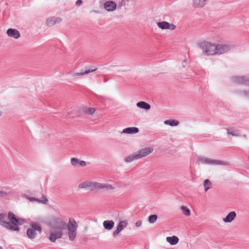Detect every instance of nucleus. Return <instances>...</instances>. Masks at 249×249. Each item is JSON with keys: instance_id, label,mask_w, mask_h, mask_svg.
Segmentation results:
<instances>
[{"instance_id": "nucleus-1", "label": "nucleus", "mask_w": 249, "mask_h": 249, "mask_svg": "<svg viewBox=\"0 0 249 249\" xmlns=\"http://www.w3.org/2000/svg\"><path fill=\"white\" fill-rule=\"evenodd\" d=\"M55 226L50 232L49 237L52 242H54L57 239L60 238L63 235L62 230L67 228L66 223L60 218L55 219Z\"/></svg>"}, {"instance_id": "nucleus-2", "label": "nucleus", "mask_w": 249, "mask_h": 249, "mask_svg": "<svg viewBox=\"0 0 249 249\" xmlns=\"http://www.w3.org/2000/svg\"><path fill=\"white\" fill-rule=\"evenodd\" d=\"M153 151V149L152 147H147L142 148L136 153L129 155L124 159V161L125 162L128 163L131 162L134 160H138L141 158L146 156L151 153Z\"/></svg>"}, {"instance_id": "nucleus-3", "label": "nucleus", "mask_w": 249, "mask_h": 249, "mask_svg": "<svg viewBox=\"0 0 249 249\" xmlns=\"http://www.w3.org/2000/svg\"><path fill=\"white\" fill-rule=\"evenodd\" d=\"M199 46L202 50L203 53L206 55L216 54V47L214 44L204 41L199 43Z\"/></svg>"}, {"instance_id": "nucleus-4", "label": "nucleus", "mask_w": 249, "mask_h": 249, "mask_svg": "<svg viewBox=\"0 0 249 249\" xmlns=\"http://www.w3.org/2000/svg\"><path fill=\"white\" fill-rule=\"evenodd\" d=\"M7 216L4 213L0 214V224L8 229L13 231H19L18 225H15L11 222H7Z\"/></svg>"}, {"instance_id": "nucleus-5", "label": "nucleus", "mask_w": 249, "mask_h": 249, "mask_svg": "<svg viewBox=\"0 0 249 249\" xmlns=\"http://www.w3.org/2000/svg\"><path fill=\"white\" fill-rule=\"evenodd\" d=\"M198 160L203 164H206L208 165H228L227 163L223 161L217 160H213L202 156L199 157Z\"/></svg>"}, {"instance_id": "nucleus-6", "label": "nucleus", "mask_w": 249, "mask_h": 249, "mask_svg": "<svg viewBox=\"0 0 249 249\" xmlns=\"http://www.w3.org/2000/svg\"><path fill=\"white\" fill-rule=\"evenodd\" d=\"M232 80L235 83L249 86V76H234Z\"/></svg>"}, {"instance_id": "nucleus-7", "label": "nucleus", "mask_w": 249, "mask_h": 249, "mask_svg": "<svg viewBox=\"0 0 249 249\" xmlns=\"http://www.w3.org/2000/svg\"><path fill=\"white\" fill-rule=\"evenodd\" d=\"M216 51L215 52L216 54H223L229 51L231 49V46L227 44H218L216 45Z\"/></svg>"}, {"instance_id": "nucleus-8", "label": "nucleus", "mask_w": 249, "mask_h": 249, "mask_svg": "<svg viewBox=\"0 0 249 249\" xmlns=\"http://www.w3.org/2000/svg\"><path fill=\"white\" fill-rule=\"evenodd\" d=\"M127 225L128 222L126 220L121 221L118 224L116 230L113 231L112 233L113 236L115 237L119 234V233L124 229V228L127 226Z\"/></svg>"}, {"instance_id": "nucleus-9", "label": "nucleus", "mask_w": 249, "mask_h": 249, "mask_svg": "<svg viewBox=\"0 0 249 249\" xmlns=\"http://www.w3.org/2000/svg\"><path fill=\"white\" fill-rule=\"evenodd\" d=\"M158 26L161 29H170L173 30L176 28V26L173 24H170L166 21L159 22Z\"/></svg>"}, {"instance_id": "nucleus-10", "label": "nucleus", "mask_w": 249, "mask_h": 249, "mask_svg": "<svg viewBox=\"0 0 249 249\" xmlns=\"http://www.w3.org/2000/svg\"><path fill=\"white\" fill-rule=\"evenodd\" d=\"M62 20V18L59 17H52L47 18L46 22L48 26L52 27L56 23H60Z\"/></svg>"}, {"instance_id": "nucleus-11", "label": "nucleus", "mask_w": 249, "mask_h": 249, "mask_svg": "<svg viewBox=\"0 0 249 249\" xmlns=\"http://www.w3.org/2000/svg\"><path fill=\"white\" fill-rule=\"evenodd\" d=\"M117 5L113 1H107L104 3V7L108 12H112L116 8Z\"/></svg>"}, {"instance_id": "nucleus-12", "label": "nucleus", "mask_w": 249, "mask_h": 249, "mask_svg": "<svg viewBox=\"0 0 249 249\" xmlns=\"http://www.w3.org/2000/svg\"><path fill=\"white\" fill-rule=\"evenodd\" d=\"M78 225L75 220L73 218H70L69 220V223L67 224V228L68 231L72 230L77 231Z\"/></svg>"}, {"instance_id": "nucleus-13", "label": "nucleus", "mask_w": 249, "mask_h": 249, "mask_svg": "<svg viewBox=\"0 0 249 249\" xmlns=\"http://www.w3.org/2000/svg\"><path fill=\"white\" fill-rule=\"evenodd\" d=\"M7 34L10 37H14L15 39L18 38L20 36L19 32L15 29L10 28L7 30Z\"/></svg>"}, {"instance_id": "nucleus-14", "label": "nucleus", "mask_w": 249, "mask_h": 249, "mask_svg": "<svg viewBox=\"0 0 249 249\" xmlns=\"http://www.w3.org/2000/svg\"><path fill=\"white\" fill-rule=\"evenodd\" d=\"M90 189L91 191H99L101 190V183L96 181H90Z\"/></svg>"}, {"instance_id": "nucleus-15", "label": "nucleus", "mask_w": 249, "mask_h": 249, "mask_svg": "<svg viewBox=\"0 0 249 249\" xmlns=\"http://www.w3.org/2000/svg\"><path fill=\"white\" fill-rule=\"evenodd\" d=\"M71 162L73 166H76L79 165L80 166L85 167L87 165L86 161L83 160H80L76 158H72L71 159Z\"/></svg>"}, {"instance_id": "nucleus-16", "label": "nucleus", "mask_w": 249, "mask_h": 249, "mask_svg": "<svg viewBox=\"0 0 249 249\" xmlns=\"http://www.w3.org/2000/svg\"><path fill=\"white\" fill-rule=\"evenodd\" d=\"M236 214L235 212L232 211L229 213L225 218L223 219L224 222L230 223L234 220L236 217Z\"/></svg>"}, {"instance_id": "nucleus-17", "label": "nucleus", "mask_w": 249, "mask_h": 249, "mask_svg": "<svg viewBox=\"0 0 249 249\" xmlns=\"http://www.w3.org/2000/svg\"><path fill=\"white\" fill-rule=\"evenodd\" d=\"M116 183H114L113 184H110L109 183H101V190H114L116 188Z\"/></svg>"}, {"instance_id": "nucleus-18", "label": "nucleus", "mask_w": 249, "mask_h": 249, "mask_svg": "<svg viewBox=\"0 0 249 249\" xmlns=\"http://www.w3.org/2000/svg\"><path fill=\"white\" fill-rule=\"evenodd\" d=\"M139 132V129L136 127H127L123 129L122 133L125 134H135Z\"/></svg>"}, {"instance_id": "nucleus-19", "label": "nucleus", "mask_w": 249, "mask_h": 249, "mask_svg": "<svg viewBox=\"0 0 249 249\" xmlns=\"http://www.w3.org/2000/svg\"><path fill=\"white\" fill-rule=\"evenodd\" d=\"M103 224L105 229L110 230L114 227V222L112 220H105Z\"/></svg>"}, {"instance_id": "nucleus-20", "label": "nucleus", "mask_w": 249, "mask_h": 249, "mask_svg": "<svg viewBox=\"0 0 249 249\" xmlns=\"http://www.w3.org/2000/svg\"><path fill=\"white\" fill-rule=\"evenodd\" d=\"M136 105L138 107L145 110H149L151 107V106L149 104L143 101L138 102Z\"/></svg>"}, {"instance_id": "nucleus-21", "label": "nucleus", "mask_w": 249, "mask_h": 249, "mask_svg": "<svg viewBox=\"0 0 249 249\" xmlns=\"http://www.w3.org/2000/svg\"><path fill=\"white\" fill-rule=\"evenodd\" d=\"M96 70V69H89L88 70H86L83 72L74 73L72 74V76L75 78H77L79 76H83L85 74H88L91 72L94 71Z\"/></svg>"}, {"instance_id": "nucleus-22", "label": "nucleus", "mask_w": 249, "mask_h": 249, "mask_svg": "<svg viewBox=\"0 0 249 249\" xmlns=\"http://www.w3.org/2000/svg\"><path fill=\"white\" fill-rule=\"evenodd\" d=\"M166 241L171 245H175L178 242L179 239L178 237L173 236L171 237H167L166 238Z\"/></svg>"}, {"instance_id": "nucleus-23", "label": "nucleus", "mask_w": 249, "mask_h": 249, "mask_svg": "<svg viewBox=\"0 0 249 249\" xmlns=\"http://www.w3.org/2000/svg\"><path fill=\"white\" fill-rule=\"evenodd\" d=\"M8 219L10 220L9 222H11L17 225V223H18V220L16 217L15 214L11 212L8 213Z\"/></svg>"}, {"instance_id": "nucleus-24", "label": "nucleus", "mask_w": 249, "mask_h": 249, "mask_svg": "<svg viewBox=\"0 0 249 249\" xmlns=\"http://www.w3.org/2000/svg\"><path fill=\"white\" fill-rule=\"evenodd\" d=\"M206 0H193V6L195 7H202L205 5Z\"/></svg>"}, {"instance_id": "nucleus-25", "label": "nucleus", "mask_w": 249, "mask_h": 249, "mask_svg": "<svg viewBox=\"0 0 249 249\" xmlns=\"http://www.w3.org/2000/svg\"><path fill=\"white\" fill-rule=\"evenodd\" d=\"M27 234L30 238L34 239L36 237V233L34 229L31 228L27 230Z\"/></svg>"}, {"instance_id": "nucleus-26", "label": "nucleus", "mask_w": 249, "mask_h": 249, "mask_svg": "<svg viewBox=\"0 0 249 249\" xmlns=\"http://www.w3.org/2000/svg\"><path fill=\"white\" fill-rule=\"evenodd\" d=\"M164 124L169 125L171 126H177L178 124V122L176 120H166L164 121Z\"/></svg>"}, {"instance_id": "nucleus-27", "label": "nucleus", "mask_w": 249, "mask_h": 249, "mask_svg": "<svg viewBox=\"0 0 249 249\" xmlns=\"http://www.w3.org/2000/svg\"><path fill=\"white\" fill-rule=\"evenodd\" d=\"M77 231L72 230L71 231H68V235L69 239L71 241H73L76 236Z\"/></svg>"}, {"instance_id": "nucleus-28", "label": "nucleus", "mask_w": 249, "mask_h": 249, "mask_svg": "<svg viewBox=\"0 0 249 249\" xmlns=\"http://www.w3.org/2000/svg\"><path fill=\"white\" fill-rule=\"evenodd\" d=\"M203 185L205 188V191L207 192L208 190L210 188L212 183L208 179H206L204 180Z\"/></svg>"}, {"instance_id": "nucleus-29", "label": "nucleus", "mask_w": 249, "mask_h": 249, "mask_svg": "<svg viewBox=\"0 0 249 249\" xmlns=\"http://www.w3.org/2000/svg\"><path fill=\"white\" fill-rule=\"evenodd\" d=\"M90 181H86V182H84L79 184L78 185V187L79 188H81V189L86 188L87 187L90 188Z\"/></svg>"}, {"instance_id": "nucleus-30", "label": "nucleus", "mask_w": 249, "mask_h": 249, "mask_svg": "<svg viewBox=\"0 0 249 249\" xmlns=\"http://www.w3.org/2000/svg\"><path fill=\"white\" fill-rule=\"evenodd\" d=\"M181 209L182 211L183 214L186 216H189L190 215V211L187 208V207L182 206L181 207Z\"/></svg>"}, {"instance_id": "nucleus-31", "label": "nucleus", "mask_w": 249, "mask_h": 249, "mask_svg": "<svg viewBox=\"0 0 249 249\" xmlns=\"http://www.w3.org/2000/svg\"><path fill=\"white\" fill-rule=\"evenodd\" d=\"M157 218L158 216L156 214L151 215L149 216L148 221L150 223L153 224L156 221Z\"/></svg>"}, {"instance_id": "nucleus-32", "label": "nucleus", "mask_w": 249, "mask_h": 249, "mask_svg": "<svg viewBox=\"0 0 249 249\" xmlns=\"http://www.w3.org/2000/svg\"><path fill=\"white\" fill-rule=\"evenodd\" d=\"M48 201V200L46 196L45 195H42V199H39L38 202L46 204L47 203Z\"/></svg>"}, {"instance_id": "nucleus-33", "label": "nucleus", "mask_w": 249, "mask_h": 249, "mask_svg": "<svg viewBox=\"0 0 249 249\" xmlns=\"http://www.w3.org/2000/svg\"><path fill=\"white\" fill-rule=\"evenodd\" d=\"M228 130L227 134L228 135H231L233 136H239L240 135L239 133L238 132L237 130L234 131H229V129Z\"/></svg>"}, {"instance_id": "nucleus-34", "label": "nucleus", "mask_w": 249, "mask_h": 249, "mask_svg": "<svg viewBox=\"0 0 249 249\" xmlns=\"http://www.w3.org/2000/svg\"><path fill=\"white\" fill-rule=\"evenodd\" d=\"M32 229H34L36 231H41V227L37 224H33L32 225Z\"/></svg>"}, {"instance_id": "nucleus-35", "label": "nucleus", "mask_w": 249, "mask_h": 249, "mask_svg": "<svg viewBox=\"0 0 249 249\" xmlns=\"http://www.w3.org/2000/svg\"><path fill=\"white\" fill-rule=\"evenodd\" d=\"M95 111V109L93 107H89L88 108V109L86 111V113L89 114H92L93 113H94Z\"/></svg>"}, {"instance_id": "nucleus-36", "label": "nucleus", "mask_w": 249, "mask_h": 249, "mask_svg": "<svg viewBox=\"0 0 249 249\" xmlns=\"http://www.w3.org/2000/svg\"><path fill=\"white\" fill-rule=\"evenodd\" d=\"M244 96L249 100V90H243L242 91Z\"/></svg>"}, {"instance_id": "nucleus-37", "label": "nucleus", "mask_w": 249, "mask_h": 249, "mask_svg": "<svg viewBox=\"0 0 249 249\" xmlns=\"http://www.w3.org/2000/svg\"><path fill=\"white\" fill-rule=\"evenodd\" d=\"M7 194L4 191L0 190V197H4L7 196Z\"/></svg>"}, {"instance_id": "nucleus-38", "label": "nucleus", "mask_w": 249, "mask_h": 249, "mask_svg": "<svg viewBox=\"0 0 249 249\" xmlns=\"http://www.w3.org/2000/svg\"><path fill=\"white\" fill-rule=\"evenodd\" d=\"M142 221L140 220H138L136 222L135 225L136 227H139L142 225Z\"/></svg>"}, {"instance_id": "nucleus-39", "label": "nucleus", "mask_w": 249, "mask_h": 249, "mask_svg": "<svg viewBox=\"0 0 249 249\" xmlns=\"http://www.w3.org/2000/svg\"><path fill=\"white\" fill-rule=\"evenodd\" d=\"M83 3V1L82 0H78L76 1V5L77 6H79L80 5H81Z\"/></svg>"}, {"instance_id": "nucleus-40", "label": "nucleus", "mask_w": 249, "mask_h": 249, "mask_svg": "<svg viewBox=\"0 0 249 249\" xmlns=\"http://www.w3.org/2000/svg\"><path fill=\"white\" fill-rule=\"evenodd\" d=\"M29 200L31 201H36L37 202H38V201H39V199L38 198H35V197H30L29 198Z\"/></svg>"}, {"instance_id": "nucleus-41", "label": "nucleus", "mask_w": 249, "mask_h": 249, "mask_svg": "<svg viewBox=\"0 0 249 249\" xmlns=\"http://www.w3.org/2000/svg\"><path fill=\"white\" fill-rule=\"evenodd\" d=\"M18 223H17V224H19L20 225H22L24 223V221L22 219H18Z\"/></svg>"}, {"instance_id": "nucleus-42", "label": "nucleus", "mask_w": 249, "mask_h": 249, "mask_svg": "<svg viewBox=\"0 0 249 249\" xmlns=\"http://www.w3.org/2000/svg\"><path fill=\"white\" fill-rule=\"evenodd\" d=\"M90 12H93V13H95L96 14H99L100 13V12L98 10H92L90 11Z\"/></svg>"}, {"instance_id": "nucleus-43", "label": "nucleus", "mask_w": 249, "mask_h": 249, "mask_svg": "<svg viewBox=\"0 0 249 249\" xmlns=\"http://www.w3.org/2000/svg\"><path fill=\"white\" fill-rule=\"evenodd\" d=\"M186 63V61H184V62H183V64H182V66L183 67H185V64Z\"/></svg>"}, {"instance_id": "nucleus-44", "label": "nucleus", "mask_w": 249, "mask_h": 249, "mask_svg": "<svg viewBox=\"0 0 249 249\" xmlns=\"http://www.w3.org/2000/svg\"><path fill=\"white\" fill-rule=\"evenodd\" d=\"M2 112L1 111H0V117L2 115Z\"/></svg>"}, {"instance_id": "nucleus-45", "label": "nucleus", "mask_w": 249, "mask_h": 249, "mask_svg": "<svg viewBox=\"0 0 249 249\" xmlns=\"http://www.w3.org/2000/svg\"><path fill=\"white\" fill-rule=\"evenodd\" d=\"M244 137H245V138H246V135H244Z\"/></svg>"}, {"instance_id": "nucleus-46", "label": "nucleus", "mask_w": 249, "mask_h": 249, "mask_svg": "<svg viewBox=\"0 0 249 249\" xmlns=\"http://www.w3.org/2000/svg\"><path fill=\"white\" fill-rule=\"evenodd\" d=\"M0 249H2V247H0Z\"/></svg>"}]
</instances>
